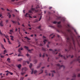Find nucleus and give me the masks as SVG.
I'll return each instance as SVG.
<instances>
[{
  "label": "nucleus",
  "instance_id": "nucleus-5",
  "mask_svg": "<svg viewBox=\"0 0 80 80\" xmlns=\"http://www.w3.org/2000/svg\"><path fill=\"white\" fill-rule=\"evenodd\" d=\"M24 48H25V49H26V50H29V49L28 48V47L25 46H24Z\"/></svg>",
  "mask_w": 80,
  "mask_h": 80
},
{
  "label": "nucleus",
  "instance_id": "nucleus-10",
  "mask_svg": "<svg viewBox=\"0 0 80 80\" xmlns=\"http://www.w3.org/2000/svg\"><path fill=\"white\" fill-rule=\"evenodd\" d=\"M17 67L18 68H19V69H20V68L21 67H22V65H21V64H19L17 66Z\"/></svg>",
  "mask_w": 80,
  "mask_h": 80
},
{
  "label": "nucleus",
  "instance_id": "nucleus-3",
  "mask_svg": "<svg viewBox=\"0 0 80 80\" xmlns=\"http://www.w3.org/2000/svg\"><path fill=\"white\" fill-rule=\"evenodd\" d=\"M40 8V7L38 5V7H36V8H38V10H36L35 8H31V10L33 11L34 12H38V9Z\"/></svg>",
  "mask_w": 80,
  "mask_h": 80
},
{
  "label": "nucleus",
  "instance_id": "nucleus-9",
  "mask_svg": "<svg viewBox=\"0 0 80 80\" xmlns=\"http://www.w3.org/2000/svg\"><path fill=\"white\" fill-rule=\"evenodd\" d=\"M10 37H11V40H12V41H13V40H14V39H13V36L11 35L10 36Z\"/></svg>",
  "mask_w": 80,
  "mask_h": 80
},
{
  "label": "nucleus",
  "instance_id": "nucleus-49",
  "mask_svg": "<svg viewBox=\"0 0 80 80\" xmlns=\"http://www.w3.org/2000/svg\"><path fill=\"white\" fill-rule=\"evenodd\" d=\"M1 58H3L4 57V56H2V55H1Z\"/></svg>",
  "mask_w": 80,
  "mask_h": 80
},
{
  "label": "nucleus",
  "instance_id": "nucleus-44",
  "mask_svg": "<svg viewBox=\"0 0 80 80\" xmlns=\"http://www.w3.org/2000/svg\"><path fill=\"white\" fill-rule=\"evenodd\" d=\"M5 72H6L7 73H9V72H9V71H8V70L6 71Z\"/></svg>",
  "mask_w": 80,
  "mask_h": 80
},
{
  "label": "nucleus",
  "instance_id": "nucleus-23",
  "mask_svg": "<svg viewBox=\"0 0 80 80\" xmlns=\"http://www.w3.org/2000/svg\"><path fill=\"white\" fill-rule=\"evenodd\" d=\"M22 58H20V59H19L18 60V61L19 62H21V61H22Z\"/></svg>",
  "mask_w": 80,
  "mask_h": 80
},
{
  "label": "nucleus",
  "instance_id": "nucleus-16",
  "mask_svg": "<svg viewBox=\"0 0 80 80\" xmlns=\"http://www.w3.org/2000/svg\"><path fill=\"white\" fill-rule=\"evenodd\" d=\"M0 26H1L2 27H3V24H2V21H1V23H0Z\"/></svg>",
  "mask_w": 80,
  "mask_h": 80
},
{
  "label": "nucleus",
  "instance_id": "nucleus-45",
  "mask_svg": "<svg viewBox=\"0 0 80 80\" xmlns=\"http://www.w3.org/2000/svg\"><path fill=\"white\" fill-rule=\"evenodd\" d=\"M51 8H52V7H50L49 8V10H51Z\"/></svg>",
  "mask_w": 80,
  "mask_h": 80
},
{
  "label": "nucleus",
  "instance_id": "nucleus-48",
  "mask_svg": "<svg viewBox=\"0 0 80 80\" xmlns=\"http://www.w3.org/2000/svg\"><path fill=\"white\" fill-rule=\"evenodd\" d=\"M41 71H42V72L41 73H39V74H41V73H43V70H41Z\"/></svg>",
  "mask_w": 80,
  "mask_h": 80
},
{
  "label": "nucleus",
  "instance_id": "nucleus-62",
  "mask_svg": "<svg viewBox=\"0 0 80 80\" xmlns=\"http://www.w3.org/2000/svg\"><path fill=\"white\" fill-rule=\"evenodd\" d=\"M48 14H51V12H48Z\"/></svg>",
  "mask_w": 80,
  "mask_h": 80
},
{
  "label": "nucleus",
  "instance_id": "nucleus-47",
  "mask_svg": "<svg viewBox=\"0 0 80 80\" xmlns=\"http://www.w3.org/2000/svg\"><path fill=\"white\" fill-rule=\"evenodd\" d=\"M60 18H61V17H59L58 18V19H59Z\"/></svg>",
  "mask_w": 80,
  "mask_h": 80
},
{
  "label": "nucleus",
  "instance_id": "nucleus-39",
  "mask_svg": "<svg viewBox=\"0 0 80 80\" xmlns=\"http://www.w3.org/2000/svg\"><path fill=\"white\" fill-rule=\"evenodd\" d=\"M10 32H11V33H13V30H10Z\"/></svg>",
  "mask_w": 80,
  "mask_h": 80
},
{
  "label": "nucleus",
  "instance_id": "nucleus-42",
  "mask_svg": "<svg viewBox=\"0 0 80 80\" xmlns=\"http://www.w3.org/2000/svg\"><path fill=\"white\" fill-rule=\"evenodd\" d=\"M58 24H60L61 23V22L60 21H59V22L57 23Z\"/></svg>",
  "mask_w": 80,
  "mask_h": 80
},
{
  "label": "nucleus",
  "instance_id": "nucleus-34",
  "mask_svg": "<svg viewBox=\"0 0 80 80\" xmlns=\"http://www.w3.org/2000/svg\"><path fill=\"white\" fill-rule=\"evenodd\" d=\"M51 72H52V73H55V71H51Z\"/></svg>",
  "mask_w": 80,
  "mask_h": 80
},
{
  "label": "nucleus",
  "instance_id": "nucleus-52",
  "mask_svg": "<svg viewBox=\"0 0 80 80\" xmlns=\"http://www.w3.org/2000/svg\"><path fill=\"white\" fill-rule=\"evenodd\" d=\"M40 66H38L37 67V68H40Z\"/></svg>",
  "mask_w": 80,
  "mask_h": 80
},
{
  "label": "nucleus",
  "instance_id": "nucleus-41",
  "mask_svg": "<svg viewBox=\"0 0 80 80\" xmlns=\"http://www.w3.org/2000/svg\"><path fill=\"white\" fill-rule=\"evenodd\" d=\"M8 42L9 44H12V43H11V42H10V41H8Z\"/></svg>",
  "mask_w": 80,
  "mask_h": 80
},
{
  "label": "nucleus",
  "instance_id": "nucleus-24",
  "mask_svg": "<svg viewBox=\"0 0 80 80\" xmlns=\"http://www.w3.org/2000/svg\"><path fill=\"white\" fill-rule=\"evenodd\" d=\"M59 57H63V55H61V54H60V53L59 54Z\"/></svg>",
  "mask_w": 80,
  "mask_h": 80
},
{
  "label": "nucleus",
  "instance_id": "nucleus-59",
  "mask_svg": "<svg viewBox=\"0 0 80 80\" xmlns=\"http://www.w3.org/2000/svg\"><path fill=\"white\" fill-rule=\"evenodd\" d=\"M12 16H13V17H15V15L14 14H12Z\"/></svg>",
  "mask_w": 80,
  "mask_h": 80
},
{
  "label": "nucleus",
  "instance_id": "nucleus-20",
  "mask_svg": "<svg viewBox=\"0 0 80 80\" xmlns=\"http://www.w3.org/2000/svg\"><path fill=\"white\" fill-rule=\"evenodd\" d=\"M10 59L9 58H8L7 59V61H8V62H10Z\"/></svg>",
  "mask_w": 80,
  "mask_h": 80
},
{
  "label": "nucleus",
  "instance_id": "nucleus-35",
  "mask_svg": "<svg viewBox=\"0 0 80 80\" xmlns=\"http://www.w3.org/2000/svg\"><path fill=\"white\" fill-rule=\"evenodd\" d=\"M7 51L6 50H5L4 51V54H5V53H7Z\"/></svg>",
  "mask_w": 80,
  "mask_h": 80
},
{
  "label": "nucleus",
  "instance_id": "nucleus-30",
  "mask_svg": "<svg viewBox=\"0 0 80 80\" xmlns=\"http://www.w3.org/2000/svg\"><path fill=\"white\" fill-rule=\"evenodd\" d=\"M61 67H64V68H65V67H64V66H63V65H62L60 66V68H61Z\"/></svg>",
  "mask_w": 80,
  "mask_h": 80
},
{
  "label": "nucleus",
  "instance_id": "nucleus-32",
  "mask_svg": "<svg viewBox=\"0 0 80 80\" xmlns=\"http://www.w3.org/2000/svg\"><path fill=\"white\" fill-rule=\"evenodd\" d=\"M32 72H31V74H33V69H32Z\"/></svg>",
  "mask_w": 80,
  "mask_h": 80
},
{
  "label": "nucleus",
  "instance_id": "nucleus-12",
  "mask_svg": "<svg viewBox=\"0 0 80 80\" xmlns=\"http://www.w3.org/2000/svg\"><path fill=\"white\" fill-rule=\"evenodd\" d=\"M41 27H42V26H39V27L37 28L39 29L40 30H42V29H41Z\"/></svg>",
  "mask_w": 80,
  "mask_h": 80
},
{
  "label": "nucleus",
  "instance_id": "nucleus-56",
  "mask_svg": "<svg viewBox=\"0 0 80 80\" xmlns=\"http://www.w3.org/2000/svg\"><path fill=\"white\" fill-rule=\"evenodd\" d=\"M73 77H74V78L76 77V75H74L73 76Z\"/></svg>",
  "mask_w": 80,
  "mask_h": 80
},
{
  "label": "nucleus",
  "instance_id": "nucleus-4",
  "mask_svg": "<svg viewBox=\"0 0 80 80\" xmlns=\"http://www.w3.org/2000/svg\"><path fill=\"white\" fill-rule=\"evenodd\" d=\"M29 15H32V14H30L28 13H26V15H25V17H29V18H32V17L30 16Z\"/></svg>",
  "mask_w": 80,
  "mask_h": 80
},
{
  "label": "nucleus",
  "instance_id": "nucleus-6",
  "mask_svg": "<svg viewBox=\"0 0 80 80\" xmlns=\"http://www.w3.org/2000/svg\"><path fill=\"white\" fill-rule=\"evenodd\" d=\"M27 68H22V70L23 71V70H24L25 71H27Z\"/></svg>",
  "mask_w": 80,
  "mask_h": 80
},
{
  "label": "nucleus",
  "instance_id": "nucleus-28",
  "mask_svg": "<svg viewBox=\"0 0 80 80\" xmlns=\"http://www.w3.org/2000/svg\"><path fill=\"white\" fill-rule=\"evenodd\" d=\"M12 22L13 23H15V24L17 22H15L13 21H12Z\"/></svg>",
  "mask_w": 80,
  "mask_h": 80
},
{
  "label": "nucleus",
  "instance_id": "nucleus-29",
  "mask_svg": "<svg viewBox=\"0 0 80 80\" xmlns=\"http://www.w3.org/2000/svg\"><path fill=\"white\" fill-rule=\"evenodd\" d=\"M28 53H32V50H28Z\"/></svg>",
  "mask_w": 80,
  "mask_h": 80
},
{
  "label": "nucleus",
  "instance_id": "nucleus-22",
  "mask_svg": "<svg viewBox=\"0 0 80 80\" xmlns=\"http://www.w3.org/2000/svg\"><path fill=\"white\" fill-rule=\"evenodd\" d=\"M47 41V39H45L43 41V42L44 43V44H45V43H46V42Z\"/></svg>",
  "mask_w": 80,
  "mask_h": 80
},
{
  "label": "nucleus",
  "instance_id": "nucleus-13",
  "mask_svg": "<svg viewBox=\"0 0 80 80\" xmlns=\"http://www.w3.org/2000/svg\"><path fill=\"white\" fill-rule=\"evenodd\" d=\"M24 38H26L27 39V40H30V38H28L27 37H24Z\"/></svg>",
  "mask_w": 80,
  "mask_h": 80
},
{
  "label": "nucleus",
  "instance_id": "nucleus-17",
  "mask_svg": "<svg viewBox=\"0 0 80 80\" xmlns=\"http://www.w3.org/2000/svg\"><path fill=\"white\" fill-rule=\"evenodd\" d=\"M54 52H55L54 53V54H56V55H57V54L58 53V52H57V51L56 50L54 51Z\"/></svg>",
  "mask_w": 80,
  "mask_h": 80
},
{
  "label": "nucleus",
  "instance_id": "nucleus-53",
  "mask_svg": "<svg viewBox=\"0 0 80 80\" xmlns=\"http://www.w3.org/2000/svg\"><path fill=\"white\" fill-rule=\"evenodd\" d=\"M34 62H35V63H37V60H35L34 61Z\"/></svg>",
  "mask_w": 80,
  "mask_h": 80
},
{
  "label": "nucleus",
  "instance_id": "nucleus-14",
  "mask_svg": "<svg viewBox=\"0 0 80 80\" xmlns=\"http://www.w3.org/2000/svg\"><path fill=\"white\" fill-rule=\"evenodd\" d=\"M25 72H21V74L22 75H25Z\"/></svg>",
  "mask_w": 80,
  "mask_h": 80
},
{
  "label": "nucleus",
  "instance_id": "nucleus-58",
  "mask_svg": "<svg viewBox=\"0 0 80 80\" xmlns=\"http://www.w3.org/2000/svg\"><path fill=\"white\" fill-rule=\"evenodd\" d=\"M1 9L2 10H3V11L5 10V9H3V8H1Z\"/></svg>",
  "mask_w": 80,
  "mask_h": 80
},
{
  "label": "nucleus",
  "instance_id": "nucleus-31",
  "mask_svg": "<svg viewBox=\"0 0 80 80\" xmlns=\"http://www.w3.org/2000/svg\"><path fill=\"white\" fill-rule=\"evenodd\" d=\"M53 23H54V24H56L57 23V22L56 21H54L53 22Z\"/></svg>",
  "mask_w": 80,
  "mask_h": 80
},
{
  "label": "nucleus",
  "instance_id": "nucleus-21",
  "mask_svg": "<svg viewBox=\"0 0 80 80\" xmlns=\"http://www.w3.org/2000/svg\"><path fill=\"white\" fill-rule=\"evenodd\" d=\"M36 22H38V20L35 19V20L34 21L33 23H36Z\"/></svg>",
  "mask_w": 80,
  "mask_h": 80
},
{
  "label": "nucleus",
  "instance_id": "nucleus-55",
  "mask_svg": "<svg viewBox=\"0 0 80 80\" xmlns=\"http://www.w3.org/2000/svg\"><path fill=\"white\" fill-rule=\"evenodd\" d=\"M68 27H69V28H70V26L69 24L68 25Z\"/></svg>",
  "mask_w": 80,
  "mask_h": 80
},
{
  "label": "nucleus",
  "instance_id": "nucleus-63",
  "mask_svg": "<svg viewBox=\"0 0 80 80\" xmlns=\"http://www.w3.org/2000/svg\"><path fill=\"white\" fill-rule=\"evenodd\" d=\"M78 77H80V74H78Z\"/></svg>",
  "mask_w": 80,
  "mask_h": 80
},
{
  "label": "nucleus",
  "instance_id": "nucleus-40",
  "mask_svg": "<svg viewBox=\"0 0 80 80\" xmlns=\"http://www.w3.org/2000/svg\"><path fill=\"white\" fill-rule=\"evenodd\" d=\"M23 78H24L23 77L21 78L20 79V80H23Z\"/></svg>",
  "mask_w": 80,
  "mask_h": 80
},
{
  "label": "nucleus",
  "instance_id": "nucleus-61",
  "mask_svg": "<svg viewBox=\"0 0 80 80\" xmlns=\"http://www.w3.org/2000/svg\"><path fill=\"white\" fill-rule=\"evenodd\" d=\"M74 31L75 32H76V34L77 33V31H76V30H74Z\"/></svg>",
  "mask_w": 80,
  "mask_h": 80
},
{
  "label": "nucleus",
  "instance_id": "nucleus-27",
  "mask_svg": "<svg viewBox=\"0 0 80 80\" xmlns=\"http://www.w3.org/2000/svg\"><path fill=\"white\" fill-rule=\"evenodd\" d=\"M9 73L10 74V75H13V72H9Z\"/></svg>",
  "mask_w": 80,
  "mask_h": 80
},
{
  "label": "nucleus",
  "instance_id": "nucleus-50",
  "mask_svg": "<svg viewBox=\"0 0 80 80\" xmlns=\"http://www.w3.org/2000/svg\"><path fill=\"white\" fill-rule=\"evenodd\" d=\"M57 36H58V38H60V35H58Z\"/></svg>",
  "mask_w": 80,
  "mask_h": 80
},
{
  "label": "nucleus",
  "instance_id": "nucleus-37",
  "mask_svg": "<svg viewBox=\"0 0 80 80\" xmlns=\"http://www.w3.org/2000/svg\"><path fill=\"white\" fill-rule=\"evenodd\" d=\"M42 16H41L40 18H39V21H40V20L42 19Z\"/></svg>",
  "mask_w": 80,
  "mask_h": 80
},
{
  "label": "nucleus",
  "instance_id": "nucleus-2",
  "mask_svg": "<svg viewBox=\"0 0 80 80\" xmlns=\"http://www.w3.org/2000/svg\"><path fill=\"white\" fill-rule=\"evenodd\" d=\"M0 35H1V37H5L6 38H8V35L5 36V35L4 34H3V33H2V32L1 31V30H0Z\"/></svg>",
  "mask_w": 80,
  "mask_h": 80
},
{
  "label": "nucleus",
  "instance_id": "nucleus-33",
  "mask_svg": "<svg viewBox=\"0 0 80 80\" xmlns=\"http://www.w3.org/2000/svg\"><path fill=\"white\" fill-rule=\"evenodd\" d=\"M29 12L30 13H32V12L31 10H29Z\"/></svg>",
  "mask_w": 80,
  "mask_h": 80
},
{
  "label": "nucleus",
  "instance_id": "nucleus-54",
  "mask_svg": "<svg viewBox=\"0 0 80 80\" xmlns=\"http://www.w3.org/2000/svg\"><path fill=\"white\" fill-rule=\"evenodd\" d=\"M4 42H6V40L4 38Z\"/></svg>",
  "mask_w": 80,
  "mask_h": 80
},
{
  "label": "nucleus",
  "instance_id": "nucleus-36",
  "mask_svg": "<svg viewBox=\"0 0 80 80\" xmlns=\"http://www.w3.org/2000/svg\"><path fill=\"white\" fill-rule=\"evenodd\" d=\"M18 57H21L22 56V55L21 54H19L18 55Z\"/></svg>",
  "mask_w": 80,
  "mask_h": 80
},
{
  "label": "nucleus",
  "instance_id": "nucleus-46",
  "mask_svg": "<svg viewBox=\"0 0 80 80\" xmlns=\"http://www.w3.org/2000/svg\"><path fill=\"white\" fill-rule=\"evenodd\" d=\"M57 32H62V30H57Z\"/></svg>",
  "mask_w": 80,
  "mask_h": 80
},
{
  "label": "nucleus",
  "instance_id": "nucleus-51",
  "mask_svg": "<svg viewBox=\"0 0 80 80\" xmlns=\"http://www.w3.org/2000/svg\"><path fill=\"white\" fill-rule=\"evenodd\" d=\"M15 11H16V12H17V13H19V11H17V10H15Z\"/></svg>",
  "mask_w": 80,
  "mask_h": 80
},
{
  "label": "nucleus",
  "instance_id": "nucleus-15",
  "mask_svg": "<svg viewBox=\"0 0 80 80\" xmlns=\"http://www.w3.org/2000/svg\"><path fill=\"white\" fill-rule=\"evenodd\" d=\"M53 36V37H52V38H53V37H55V35H53V34H51L50 36V37H51V36Z\"/></svg>",
  "mask_w": 80,
  "mask_h": 80
},
{
  "label": "nucleus",
  "instance_id": "nucleus-60",
  "mask_svg": "<svg viewBox=\"0 0 80 80\" xmlns=\"http://www.w3.org/2000/svg\"><path fill=\"white\" fill-rule=\"evenodd\" d=\"M57 65L58 66H60V64H59V63L57 64Z\"/></svg>",
  "mask_w": 80,
  "mask_h": 80
},
{
  "label": "nucleus",
  "instance_id": "nucleus-8",
  "mask_svg": "<svg viewBox=\"0 0 80 80\" xmlns=\"http://www.w3.org/2000/svg\"><path fill=\"white\" fill-rule=\"evenodd\" d=\"M67 31L69 33H72V32L71 31V30L70 29H69L67 30Z\"/></svg>",
  "mask_w": 80,
  "mask_h": 80
},
{
  "label": "nucleus",
  "instance_id": "nucleus-57",
  "mask_svg": "<svg viewBox=\"0 0 80 80\" xmlns=\"http://www.w3.org/2000/svg\"><path fill=\"white\" fill-rule=\"evenodd\" d=\"M42 57H45V53H44L43 55H42Z\"/></svg>",
  "mask_w": 80,
  "mask_h": 80
},
{
  "label": "nucleus",
  "instance_id": "nucleus-11",
  "mask_svg": "<svg viewBox=\"0 0 80 80\" xmlns=\"http://www.w3.org/2000/svg\"><path fill=\"white\" fill-rule=\"evenodd\" d=\"M26 55L28 57H30L29 60L30 61H31V60H30V55L28 54H27Z\"/></svg>",
  "mask_w": 80,
  "mask_h": 80
},
{
  "label": "nucleus",
  "instance_id": "nucleus-25",
  "mask_svg": "<svg viewBox=\"0 0 80 80\" xmlns=\"http://www.w3.org/2000/svg\"><path fill=\"white\" fill-rule=\"evenodd\" d=\"M58 28H61V27H62V26L60 25H58Z\"/></svg>",
  "mask_w": 80,
  "mask_h": 80
},
{
  "label": "nucleus",
  "instance_id": "nucleus-64",
  "mask_svg": "<svg viewBox=\"0 0 80 80\" xmlns=\"http://www.w3.org/2000/svg\"><path fill=\"white\" fill-rule=\"evenodd\" d=\"M31 37H33V35L32 34V35H31Z\"/></svg>",
  "mask_w": 80,
  "mask_h": 80
},
{
  "label": "nucleus",
  "instance_id": "nucleus-19",
  "mask_svg": "<svg viewBox=\"0 0 80 80\" xmlns=\"http://www.w3.org/2000/svg\"><path fill=\"white\" fill-rule=\"evenodd\" d=\"M32 63H30V65L29 66V68H30L31 69H31V68H32Z\"/></svg>",
  "mask_w": 80,
  "mask_h": 80
},
{
  "label": "nucleus",
  "instance_id": "nucleus-1",
  "mask_svg": "<svg viewBox=\"0 0 80 80\" xmlns=\"http://www.w3.org/2000/svg\"><path fill=\"white\" fill-rule=\"evenodd\" d=\"M65 37H66L67 42L69 44V50H73V44L71 42V41L72 40L74 47H75V40H74V39H73V36L72 35L70 36L68 35H66L65 36Z\"/></svg>",
  "mask_w": 80,
  "mask_h": 80
},
{
  "label": "nucleus",
  "instance_id": "nucleus-43",
  "mask_svg": "<svg viewBox=\"0 0 80 80\" xmlns=\"http://www.w3.org/2000/svg\"><path fill=\"white\" fill-rule=\"evenodd\" d=\"M11 17H12V15H11L10 14L9 15V18H11Z\"/></svg>",
  "mask_w": 80,
  "mask_h": 80
},
{
  "label": "nucleus",
  "instance_id": "nucleus-18",
  "mask_svg": "<svg viewBox=\"0 0 80 80\" xmlns=\"http://www.w3.org/2000/svg\"><path fill=\"white\" fill-rule=\"evenodd\" d=\"M1 47L2 48H4V49L5 50V48H4V46H3V44H1Z\"/></svg>",
  "mask_w": 80,
  "mask_h": 80
},
{
  "label": "nucleus",
  "instance_id": "nucleus-38",
  "mask_svg": "<svg viewBox=\"0 0 80 80\" xmlns=\"http://www.w3.org/2000/svg\"><path fill=\"white\" fill-rule=\"evenodd\" d=\"M37 72V71L36 70H35L34 71V74H35V73H36V72Z\"/></svg>",
  "mask_w": 80,
  "mask_h": 80
},
{
  "label": "nucleus",
  "instance_id": "nucleus-26",
  "mask_svg": "<svg viewBox=\"0 0 80 80\" xmlns=\"http://www.w3.org/2000/svg\"><path fill=\"white\" fill-rule=\"evenodd\" d=\"M23 50V48H21L19 49L18 50Z\"/></svg>",
  "mask_w": 80,
  "mask_h": 80
},
{
  "label": "nucleus",
  "instance_id": "nucleus-7",
  "mask_svg": "<svg viewBox=\"0 0 80 80\" xmlns=\"http://www.w3.org/2000/svg\"><path fill=\"white\" fill-rule=\"evenodd\" d=\"M80 56H79L78 57V58L77 59L76 61H78L80 63Z\"/></svg>",
  "mask_w": 80,
  "mask_h": 80
}]
</instances>
